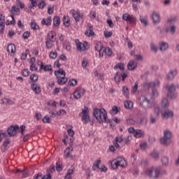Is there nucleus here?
<instances>
[{
	"label": "nucleus",
	"instance_id": "obj_15",
	"mask_svg": "<svg viewBox=\"0 0 179 179\" xmlns=\"http://www.w3.org/2000/svg\"><path fill=\"white\" fill-rule=\"evenodd\" d=\"M175 76H177V71L176 69L168 73L166 75V79L167 80H173Z\"/></svg>",
	"mask_w": 179,
	"mask_h": 179
},
{
	"label": "nucleus",
	"instance_id": "obj_42",
	"mask_svg": "<svg viewBox=\"0 0 179 179\" xmlns=\"http://www.w3.org/2000/svg\"><path fill=\"white\" fill-rule=\"evenodd\" d=\"M29 50L27 49L25 50V52L22 54V56H21L22 61H25L26 58H27V55H29Z\"/></svg>",
	"mask_w": 179,
	"mask_h": 179
},
{
	"label": "nucleus",
	"instance_id": "obj_46",
	"mask_svg": "<svg viewBox=\"0 0 179 179\" xmlns=\"http://www.w3.org/2000/svg\"><path fill=\"white\" fill-rule=\"evenodd\" d=\"M29 69H24L22 71L21 73L22 75V76H24L25 78L29 76Z\"/></svg>",
	"mask_w": 179,
	"mask_h": 179
},
{
	"label": "nucleus",
	"instance_id": "obj_34",
	"mask_svg": "<svg viewBox=\"0 0 179 179\" xmlns=\"http://www.w3.org/2000/svg\"><path fill=\"white\" fill-rule=\"evenodd\" d=\"M162 108H167V107H169V101L167 99L164 98L162 99Z\"/></svg>",
	"mask_w": 179,
	"mask_h": 179
},
{
	"label": "nucleus",
	"instance_id": "obj_14",
	"mask_svg": "<svg viewBox=\"0 0 179 179\" xmlns=\"http://www.w3.org/2000/svg\"><path fill=\"white\" fill-rule=\"evenodd\" d=\"M152 20L154 23H160V15L154 11L152 15Z\"/></svg>",
	"mask_w": 179,
	"mask_h": 179
},
{
	"label": "nucleus",
	"instance_id": "obj_26",
	"mask_svg": "<svg viewBox=\"0 0 179 179\" xmlns=\"http://www.w3.org/2000/svg\"><path fill=\"white\" fill-rule=\"evenodd\" d=\"M148 124V117L143 116L140 117L139 125L145 126Z\"/></svg>",
	"mask_w": 179,
	"mask_h": 179
},
{
	"label": "nucleus",
	"instance_id": "obj_58",
	"mask_svg": "<svg viewBox=\"0 0 179 179\" xmlns=\"http://www.w3.org/2000/svg\"><path fill=\"white\" fill-rule=\"evenodd\" d=\"M103 34H104V36H105V38H110V37H111L112 36H113V31H104L103 32Z\"/></svg>",
	"mask_w": 179,
	"mask_h": 179
},
{
	"label": "nucleus",
	"instance_id": "obj_2",
	"mask_svg": "<svg viewBox=\"0 0 179 179\" xmlns=\"http://www.w3.org/2000/svg\"><path fill=\"white\" fill-rule=\"evenodd\" d=\"M138 101L140 106H141V107L145 110L153 108V107H155V101L152 99H148L145 95H141L138 96Z\"/></svg>",
	"mask_w": 179,
	"mask_h": 179
},
{
	"label": "nucleus",
	"instance_id": "obj_60",
	"mask_svg": "<svg viewBox=\"0 0 179 179\" xmlns=\"http://www.w3.org/2000/svg\"><path fill=\"white\" fill-rule=\"evenodd\" d=\"M106 23L108 24L109 27L113 28L114 27V22L111 20V18H108L106 20Z\"/></svg>",
	"mask_w": 179,
	"mask_h": 179
},
{
	"label": "nucleus",
	"instance_id": "obj_64",
	"mask_svg": "<svg viewBox=\"0 0 179 179\" xmlns=\"http://www.w3.org/2000/svg\"><path fill=\"white\" fill-rule=\"evenodd\" d=\"M76 90L80 93L83 96L85 95V93H86V90H85L82 87H78L76 89Z\"/></svg>",
	"mask_w": 179,
	"mask_h": 179
},
{
	"label": "nucleus",
	"instance_id": "obj_36",
	"mask_svg": "<svg viewBox=\"0 0 179 179\" xmlns=\"http://www.w3.org/2000/svg\"><path fill=\"white\" fill-rule=\"evenodd\" d=\"M150 48H151V51H152V52H157V51H159V48L157 47V45H155V43H150Z\"/></svg>",
	"mask_w": 179,
	"mask_h": 179
},
{
	"label": "nucleus",
	"instance_id": "obj_59",
	"mask_svg": "<svg viewBox=\"0 0 179 179\" xmlns=\"http://www.w3.org/2000/svg\"><path fill=\"white\" fill-rule=\"evenodd\" d=\"M177 20V17H173L169 18L167 20V23H169L170 24H172V23H176V21Z\"/></svg>",
	"mask_w": 179,
	"mask_h": 179
},
{
	"label": "nucleus",
	"instance_id": "obj_12",
	"mask_svg": "<svg viewBox=\"0 0 179 179\" xmlns=\"http://www.w3.org/2000/svg\"><path fill=\"white\" fill-rule=\"evenodd\" d=\"M31 89L34 92L35 94H40V93H41V87L36 83H32L31 85Z\"/></svg>",
	"mask_w": 179,
	"mask_h": 179
},
{
	"label": "nucleus",
	"instance_id": "obj_62",
	"mask_svg": "<svg viewBox=\"0 0 179 179\" xmlns=\"http://www.w3.org/2000/svg\"><path fill=\"white\" fill-rule=\"evenodd\" d=\"M111 167L112 169H117L118 167L117 164V159L111 162Z\"/></svg>",
	"mask_w": 179,
	"mask_h": 179
},
{
	"label": "nucleus",
	"instance_id": "obj_45",
	"mask_svg": "<svg viewBox=\"0 0 179 179\" xmlns=\"http://www.w3.org/2000/svg\"><path fill=\"white\" fill-rule=\"evenodd\" d=\"M63 167H62V164L59 162L56 163V170L57 171H62Z\"/></svg>",
	"mask_w": 179,
	"mask_h": 179
},
{
	"label": "nucleus",
	"instance_id": "obj_56",
	"mask_svg": "<svg viewBox=\"0 0 179 179\" xmlns=\"http://www.w3.org/2000/svg\"><path fill=\"white\" fill-rule=\"evenodd\" d=\"M30 79L32 80V82H37V80H38V77L36 74H31L30 76Z\"/></svg>",
	"mask_w": 179,
	"mask_h": 179
},
{
	"label": "nucleus",
	"instance_id": "obj_50",
	"mask_svg": "<svg viewBox=\"0 0 179 179\" xmlns=\"http://www.w3.org/2000/svg\"><path fill=\"white\" fill-rule=\"evenodd\" d=\"M49 114H50V117H51L52 118H55L57 117V115H59V113L58 112H57V111L53 112L52 110H50Z\"/></svg>",
	"mask_w": 179,
	"mask_h": 179
},
{
	"label": "nucleus",
	"instance_id": "obj_63",
	"mask_svg": "<svg viewBox=\"0 0 179 179\" xmlns=\"http://www.w3.org/2000/svg\"><path fill=\"white\" fill-rule=\"evenodd\" d=\"M44 6H45V1H41L38 4V7L39 8V9H43Z\"/></svg>",
	"mask_w": 179,
	"mask_h": 179
},
{
	"label": "nucleus",
	"instance_id": "obj_35",
	"mask_svg": "<svg viewBox=\"0 0 179 179\" xmlns=\"http://www.w3.org/2000/svg\"><path fill=\"white\" fill-rule=\"evenodd\" d=\"M31 29H32L33 30H37V29H38V25L37 24V22H36L34 20H31Z\"/></svg>",
	"mask_w": 179,
	"mask_h": 179
},
{
	"label": "nucleus",
	"instance_id": "obj_6",
	"mask_svg": "<svg viewBox=\"0 0 179 179\" xmlns=\"http://www.w3.org/2000/svg\"><path fill=\"white\" fill-rule=\"evenodd\" d=\"M80 117H82V122L83 124H87L89 122V108L84 107V108L82 110V112L79 114Z\"/></svg>",
	"mask_w": 179,
	"mask_h": 179
},
{
	"label": "nucleus",
	"instance_id": "obj_40",
	"mask_svg": "<svg viewBox=\"0 0 179 179\" xmlns=\"http://www.w3.org/2000/svg\"><path fill=\"white\" fill-rule=\"evenodd\" d=\"M110 114L115 115V114H118V107L116 106H113L112 110L110 111Z\"/></svg>",
	"mask_w": 179,
	"mask_h": 179
},
{
	"label": "nucleus",
	"instance_id": "obj_10",
	"mask_svg": "<svg viewBox=\"0 0 179 179\" xmlns=\"http://www.w3.org/2000/svg\"><path fill=\"white\" fill-rule=\"evenodd\" d=\"M145 86H147V87L156 89V87H159V86H160V81L159 80H156L155 81L151 83H145Z\"/></svg>",
	"mask_w": 179,
	"mask_h": 179
},
{
	"label": "nucleus",
	"instance_id": "obj_20",
	"mask_svg": "<svg viewBox=\"0 0 179 179\" xmlns=\"http://www.w3.org/2000/svg\"><path fill=\"white\" fill-rule=\"evenodd\" d=\"M71 13L76 22H79V20H80V14L79 13H76L75 10H71Z\"/></svg>",
	"mask_w": 179,
	"mask_h": 179
},
{
	"label": "nucleus",
	"instance_id": "obj_51",
	"mask_svg": "<svg viewBox=\"0 0 179 179\" xmlns=\"http://www.w3.org/2000/svg\"><path fill=\"white\" fill-rule=\"evenodd\" d=\"M63 23L66 27H69V25L71 24L69 20H66V17L65 16L63 17Z\"/></svg>",
	"mask_w": 179,
	"mask_h": 179
},
{
	"label": "nucleus",
	"instance_id": "obj_17",
	"mask_svg": "<svg viewBox=\"0 0 179 179\" xmlns=\"http://www.w3.org/2000/svg\"><path fill=\"white\" fill-rule=\"evenodd\" d=\"M73 148L72 147H69L64 150V156L66 159H69V157L72 159V157H73V156H71V152H73Z\"/></svg>",
	"mask_w": 179,
	"mask_h": 179
},
{
	"label": "nucleus",
	"instance_id": "obj_38",
	"mask_svg": "<svg viewBox=\"0 0 179 179\" xmlns=\"http://www.w3.org/2000/svg\"><path fill=\"white\" fill-rule=\"evenodd\" d=\"M161 162L163 166H167L169 164V157L164 156L162 157Z\"/></svg>",
	"mask_w": 179,
	"mask_h": 179
},
{
	"label": "nucleus",
	"instance_id": "obj_7",
	"mask_svg": "<svg viewBox=\"0 0 179 179\" xmlns=\"http://www.w3.org/2000/svg\"><path fill=\"white\" fill-rule=\"evenodd\" d=\"M165 89L168 90V97H170L171 99H176V94H174V92H176V88L174 84L166 85Z\"/></svg>",
	"mask_w": 179,
	"mask_h": 179
},
{
	"label": "nucleus",
	"instance_id": "obj_47",
	"mask_svg": "<svg viewBox=\"0 0 179 179\" xmlns=\"http://www.w3.org/2000/svg\"><path fill=\"white\" fill-rule=\"evenodd\" d=\"M176 30H177V27H176V25H172L169 29V31L171 34L174 35L176 34Z\"/></svg>",
	"mask_w": 179,
	"mask_h": 179
},
{
	"label": "nucleus",
	"instance_id": "obj_4",
	"mask_svg": "<svg viewBox=\"0 0 179 179\" xmlns=\"http://www.w3.org/2000/svg\"><path fill=\"white\" fill-rule=\"evenodd\" d=\"M160 142L164 146H169L171 143V132L169 130L164 131V136L161 138Z\"/></svg>",
	"mask_w": 179,
	"mask_h": 179
},
{
	"label": "nucleus",
	"instance_id": "obj_31",
	"mask_svg": "<svg viewBox=\"0 0 179 179\" xmlns=\"http://www.w3.org/2000/svg\"><path fill=\"white\" fill-rule=\"evenodd\" d=\"M59 23H60V18L58 16H55L53 18V24L54 26H55L56 27L59 26Z\"/></svg>",
	"mask_w": 179,
	"mask_h": 179
},
{
	"label": "nucleus",
	"instance_id": "obj_37",
	"mask_svg": "<svg viewBox=\"0 0 179 179\" xmlns=\"http://www.w3.org/2000/svg\"><path fill=\"white\" fill-rule=\"evenodd\" d=\"M82 96L83 95L76 90L73 94L74 99L76 100H79V99H82Z\"/></svg>",
	"mask_w": 179,
	"mask_h": 179
},
{
	"label": "nucleus",
	"instance_id": "obj_22",
	"mask_svg": "<svg viewBox=\"0 0 179 179\" xmlns=\"http://www.w3.org/2000/svg\"><path fill=\"white\" fill-rule=\"evenodd\" d=\"M150 156L152 158L155 159V160H157L159 157H160V153L157 152V150H153L150 153Z\"/></svg>",
	"mask_w": 179,
	"mask_h": 179
},
{
	"label": "nucleus",
	"instance_id": "obj_1",
	"mask_svg": "<svg viewBox=\"0 0 179 179\" xmlns=\"http://www.w3.org/2000/svg\"><path fill=\"white\" fill-rule=\"evenodd\" d=\"M93 115L99 124L107 122V111L105 108H94Z\"/></svg>",
	"mask_w": 179,
	"mask_h": 179
},
{
	"label": "nucleus",
	"instance_id": "obj_43",
	"mask_svg": "<svg viewBox=\"0 0 179 179\" xmlns=\"http://www.w3.org/2000/svg\"><path fill=\"white\" fill-rule=\"evenodd\" d=\"M68 85L69 86H76V85H78V80L76 79L70 80L68 83Z\"/></svg>",
	"mask_w": 179,
	"mask_h": 179
},
{
	"label": "nucleus",
	"instance_id": "obj_61",
	"mask_svg": "<svg viewBox=\"0 0 179 179\" xmlns=\"http://www.w3.org/2000/svg\"><path fill=\"white\" fill-rule=\"evenodd\" d=\"M157 121V117L150 116V124H155Z\"/></svg>",
	"mask_w": 179,
	"mask_h": 179
},
{
	"label": "nucleus",
	"instance_id": "obj_33",
	"mask_svg": "<svg viewBox=\"0 0 179 179\" xmlns=\"http://www.w3.org/2000/svg\"><path fill=\"white\" fill-rule=\"evenodd\" d=\"M103 45L101 44V43L98 42L96 43V45H95L96 51H98V52L103 51Z\"/></svg>",
	"mask_w": 179,
	"mask_h": 179
},
{
	"label": "nucleus",
	"instance_id": "obj_18",
	"mask_svg": "<svg viewBox=\"0 0 179 179\" xmlns=\"http://www.w3.org/2000/svg\"><path fill=\"white\" fill-rule=\"evenodd\" d=\"M8 52L10 54H15L16 52V46L13 43H10L7 47Z\"/></svg>",
	"mask_w": 179,
	"mask_h": 179
},
{
	"label": "nucleus",
	"instance_id": "obj_53",
	"mask_svg": "<svg viewBox=\"0 0 179 179\" xmlns=\"http://www.w3.org/2000/svg\"><path fill=\"white\" fill-rule=\"evenodd\" d=\"M140 21L141 22V23H143V24H144V26H148V20H146V18L142 17V15L140 16Z\"/></svg>",
	"mask_w": 179,
	"mask_h": 179
},
{
	"label": "nucleus",
	"instance_id": "obj_8",
	"mask_svg": "<svg viewBox=\"0 0 179 179\" xmlns=\"http://www.w3.org/2000/svg\"><path fill=\"white\" fill-rule=\"evenodd\" d=\"M17 129H19V125L17 124L10 126L7 129L8 135L9 136H15L16 134H17Z\"/></svg>",
	"mask_w": 179,
	"mask_h": 179
},
{
	"label": "nucleus",
	"instance_id": "obj_16",
	"mask_svg": "<svg viewBox=\"0 0 179 179\" xmlns=\"http://www.w3.org/2000/svg\"><path fill=\"white\" fill-rule=\"evenodd\" d=\"M162 118L167 120V118L174 117V113L171 110H166L164 113H162Z\"/></svg>",
	"mask_w": 179,
	"mask_h": 179
},
{
	"label": "nucleus",
	"instance_id": "obj_44",
	"mask_svg": "<svg viewBox=\"0 0 179 179\" xmlns=\"http://www.w3.org/2000/svg\"><path fill=\"white\" fill-rule=\"evenodd\" d=\"M120 69L121 71H124V64L118 63L114 66V69Z\"/></svg>",
	"mask_w": 179,
	"mask_h": 179
},
{
	"label": "nucleus",
	"instance_id": "obj_52",
	"mask_svg": "<svg viewBox=\"0 0 179 179\" xmlns=\"http://www.w3.org/2000/svg\"><path fill=\"white\" fill-rule=\"evenodd\" d=\"M136 90H138V82H136L134 85L131 88V93L135 94L136 93Z\"/></svg>",
	"mask_w": 179,
	"mask_h": 179
},
{
	"label": "nucleus",
	"instance_id": "obj_32",
	"mask_svg": "<svg viewBox=\"0 0 179 179\" xmlns=\"http://www.w3.org/2000/svg\"><path fill=\"white\" fill-rule=\"evenodd\" d=\"M143 134V131L142 130L136 129L135 130L134 135L136 138H141Z\"/></svg>",
	"mask_w": 179,
	"mask_h": 179
},
{
	"label": "nucleus",
	"instance_id": "obj_48",
	"mask_svg": "<svg viewBox=\"0 0 179 179\" xmlns=\"http://www.w3.org/2000/svg\"><path fill=\"white\" fill-rule=\"evenodd\" d=\"M57 55H58V53H57V52L55 51V52H51L49 55V57H50V58H51V59H55V58H57Z\"/></svg>",
	"mask_w": 179,
	"mask_h": 179
},
{
	"label": "nucleus",
	"instance_id": "obj_57",
	"mask_svg": "<svg viewBox=\"0 0 179 179\" xmlns=\"http://www.w3.org/2000/svg\"><path fill=\"white\" fill-rule=\"evenodd\" d=\"M16 5L17 6H20L21 9L24 8V3H22L20 0H16Z\"/></svg>",
	"mask_w": 179,
	"mask_h": 179
},
{
	"label": "nucleus",
	"instance_id": "obj_3",
	"mask_svg": "<svg viewBox=\"0 0 179 179\" xmlns=\"http://www.w3.org/2000/svg\"><path fill=\"white\" fill-rule=\"evenodd\" d=\"M55 75L57 79L58 85H65L68 82V78H65L66 73L62 69H59L55 71Z\"/></svg>",
	"mask_w": 179,
	"mask_h": 179
},
{
	"label": "nucleus",
	"instance_id": "obj_39",
	"mask_svg": "<svg viewBox=\"0 0 179 179\" xmlns=\"http://www.w3.org/2000/svg\"><path fill=\"white\" fill-rule=\"evenodd\" d=\"M103 51H105V53L108 57H111L113 55V50L110 48H105Z\"/></svg>",
	"mask_w": 179,
	"mask_h": 179
},
{
	"label": "nucleus",
	"instance_id": "obj_30",
	"mask_svg": "<svg viewBox=\"0 0 179 179\" xmlns=\"http://www.w3.org/2000/svg\"><path fill=\"white\" fill-rule=\"evenodd\" d=\"M121 78H122L121 73H120V72L115 73L114 79L117 83H120V82H121Z\"/></svg>",
	"mask_w": 179,
	"mask_h": 179
},
{
	"label": "nucleus",
	"instance_id": "obj_23",
	"mask_svg": "<svg viewBox=\"0 0 179 179\" xmlns=\"http://www.w3.org/2000/svg\"><path fill=\"white\" fill-rule=\"evenodd\" d=\"M52 43H54L53 40H52L51 38H46L45 45L48 50H51V48H52L54 45Z\"/></svg>",
	"mask_w": 179,
	"mask_h": 179
},
{
	"label": "nucleus",
	"instance_id": "obj_29",
	"mask_svg": "<svg viewBox=\"0 0 179 179\" xmlns=\"http://www.w3.org/2000/svg\"><path fill=\"white\" fill-rule=\"evenodd\" d=\"M122 92L123 94L128 99L129 96V89H128V87L124 86L122 87Z\"/></svg>",
	"mask_w": 179,
	"mask_h": 179
},
{
	"label": "nucleus",
	"instance_id": "obj_25",
	"mask_svg": "<svg viewBox=\"0 0 179 179\" xmlns=\"http://www.w3.org/2000/svg\"><path fill=\"white\" fill-rule=\"evenodd\" d=\"M52 22V20H51V17H48L46 20L45 19H43L41 21V24L45 25V26H51V22Z\"/></svg>",
	"mask_w": 179,
	"mask_h": 179
},
{
	"label": "nucleus",
	"instance_id": "obj_9",
	"mask_svg": "<svg viewBox=\"0 0 179 179\" xmlns=\"http://www.w3.org/2000/svg\"><path fill=\"white\" fill-rule=\"evenodd\" d=\"M76 44L78 51H86L87 50V42L80 43L79 40H76Z\"/></svg>",
	"mask_w": 179,
	"mask_h": 179
},
{
	"label": "nucleus",
	"instance_id": "obj_41",
	"mask_svg": "<svg viewBox=\"0 0 179 179\" xmlns=\"http://www.w3.org/2000/svg\"><path fill=\"white\" fill-rule=\"evenodd\" d=\"M44 124H50L52 120L50 117L48 116H45L43 120H42Z\"/></svg>",
	"mask_w": 179,
	"mask_h": 179
},
{
	"label": "nucleus",
	"instance_id": "obj_49",
	"mask_svg": "<svg viewBox=\"0 0 179 179\" xmlns=\"http://www.w3.org/2000/svg\"><path fill=\"white\" fill-rule=\"evenodd\" d=\"M31 1V5L29 6V9H33V8L37 6V1L34 0H29Z\"/></svg>",
	"mask_w": 179,
	"mask_h": 179
},
{
	"label": "nucleus",
	"instance_id": "obj_13",
	"mask_svg": "<svg viewBox=\"0 0 179 179\" xmlns=\"http://www.w3.org/2000/svg\"><path fill=\"white\" fill-rule=\"evenodd\" d=\"M116 162H117V167L120 166L124 168L127 166V162H125V159H124V158L122 157L116 158Z\"/></svg>",
	"mask_w": 179,
	"mask_h": 179
},
{
	"label": "nucleus",
	"instance_id": "obj_19",
	"mask_svg": "<svg viewBox=\"0 0 179 179\" xmlns=\"http://www.w3.org/2000/svg\"><path fill=\"white\" fill-rule=\"evenodd\" d=\"M137 65L135 64V61L130 60L127 64V69L129 71H134V69H136Z\"/></svg>",
	"mask_w": 179,
	"mask_h": 179
},
{
	"label": "nucleus",
	"instance_id": "obj_27",
	"mask_svg": "<svg viewBox=\"0 0 179 179\" xmlns=\"http://www.w3.org/2000/svg\"><path fill=\"white\" fill-rule=\"evenodd\" d=\"M169 49V43L166 42H162L159 45V50L161 51H166V50Z\"/></svg>",
	"mask_w": 179,
	"mask_h": 179
},
{
	"label": "nucleus",
	"instance_id": "obj_24",
	"mask_svg": "<svg viewBox=\"0 0 179 179\" xmlns=\"http://www.w3.org/2000/svg\"><path fill=\"white\" fill-rule=\"evenodd\" d=\"M40 69H43L45 72L52 71V66L51 64H48L44 66V64H41Z\"/></svg>",
	"mask_w": 179,
	"mask_h": 179
},
{
	"label": "nucleus",
	"instance_id": "obj_28",
	"mask_svg": "<svg viewBox=\"0 0 179 179\" xmlns=\"http://www.w3.org/2000/svg\"><path fill=\"white\" fill-rule=\"evenodd\" d=\"M124 108L127 110H131L134 107L132 101H125L124 103Z\"/></svg>",
	"mask_w": 179,
	"mask_h": 179
},
{
	"label": "nucleus",
	"instance_id": "obj_11",
	"mask_svg": "<svg viewBox=\"0 0 179 179\" xmlns=\"http://www.w3.org/2000/svg\"><path fill=\"white\" fill-rule=\"evenodd\" d=\"M48 174L43 176V173H38L36 176L34 178V179H51V173L48 170Z\"/></svg>",
	"mask_w": 179,
	"mask_h": 179
},
{
	"label": "nucleus",
	"instance_id": "obj_21",
	"mask_svg": "<svg viewBox=\"0 0 179 179\" xmlns=\"http://www.w3.org/2000/svg\"><path fill=\"white\" fill-rule=\"evenodd\" d=\"M85 34L87 37H92L94 36V31H93V27L89 26V29L85 31Z\"/></svg>",
	"mask_w": 179,
	"mask_h": 179
},
{
	"label": "nucleus",
	"instance_id": "obj_54",
	"mask_svg": "<svg viewBox=\"0 0 179 179\" xmlns=\"http://www.w3.org/2000/svg\"><path fill=\"white\" fill-rule=\"evenodd\" d=\"M152 94L154 97H159V92L156 90V88L152 89Z\"/></svg>",
	"mask_w": 179,
	"mask_h": 179
},
{
	"label": "nucleus",
	"instance_id": "obj_5",
	"mask_svg": "<svg viewBox=\"0 0 179 179\" xmlns=\"http://www.w3.org/2000/svg\"><path fill=\"white\" fill-rule=\"evenodd\" d=\"M144 174L145 176H148L150 178H158L159 176L160 175V171L155 168H150L149 169H147Z\"/></svg>",
	"mask_w": 179,
	"mask_h": 179
},
{
	"label": "nucleus",
	"instance_id": "obj_55",
	"mask_svg": "<svg viewBox=\"0 0 179 179\" xmlns=\"http://www.w3.org/2000/svg\"><path fill=\"white\" fill-rule=\"evenodd\" d=\"M10 13L13 14V12H20V9L17 8L16 6H13L11 10H10Z\"/></svg>",
	"mask_w": 179,
	"mask_h": 179
}]
</instances>
